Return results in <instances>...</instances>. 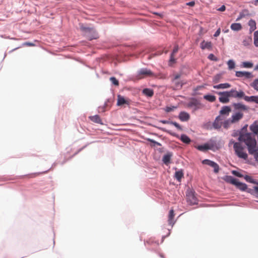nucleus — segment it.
Returning a JSON list of instances; mask_svg holds the SVG:
<instances>
[{
  "mask_svg": "<svg viewBox=\"0 0 258 258\" xmlns=\"http://www.w3.org/2000/svg\"><path fill=\"white\" fill-rule=\"evenodd\" d=\"M240 142H243L247 146L249 154L253 156L255 161L258 162V148L255 137L251 133L240 134L238 137Z\"/></svg>",
  "mask_w": 258,
  "mask_h": 258,
  "instance_id": "nucleus-1",
  "label": "nucleus"
},
{
  "mask_svg": "<svg viewBox=\"0 0 258 258\" xmlns=\"http://www.w3.org/2000/svg\"><path fill=\"white\" fill-rule=\"evenodd\" d=\"M80 29L84 36L89 40H91L98 38V34L94 28L87 27L82 24L80 26Z\"/></svg>",
  "mask_w": 258,
  "mask_h": 258,
  "instance_id": "nucleus-2",
  "label": "nucleus"
},
{
  "mask_svg": "<svg viewBox=\"0 0 258 258\" xmlns=\"http://www.w3.org/2000/svg\"><path fill=\"white\" fill-rule=\"evenodd\" d=\"M234 150L235 154L239 158L244 160L247 159V154L244 151V147L242 146L240 143L234 144Z\"/></svg>",
  "mask_w": 258,
  "mask_h": 258,
  "instance_id": "nucleus-3",
  "label": "nucleus"
},
{
  "mask_svg": "<svg viewBox=\"0 0 258 258\" xmlns=\"http://www.w3.org/2000/svg\"><path fill=\"white\" fill-rule=\"evenodd\" d=\"M187 106L191 109L193 112L201 109L204 106L201 102L195 98H191L188 102Z\"/></svg>",
  "mask_w": 258,
  "mask_h": 258,
  "instance_id": "nucleus-4",
  "label": "nucleus"
},
{
  "mask_svg": "<svg viewBox=\"0 0 258 258\" xmlns=\"http://www.w3.org/2000/svg\"><path fill=\"white\" fill-rule=\"evenodd\" d=\"M187 202L191 205L197 204L198 201L194 195V192L191 190H188L186 194Z\"/></svg>",
  "mask_w": 258,
  "mask_h": 258,
  "instance_id": "nucleus-5",
  "label": "nucleus"
},
{
  "mask_svg": "<svg viewBox=\"0 0 258 258\" xmlns=\"http://www.w3.org/2000/svg\"><path fill=\"white\" fill-rule=\"evenodd\" d=\"M202 163L213 167L214 168V172L216 173H218L219 171V166L214 161L209 159H205L202 161Z\"/></svg>",
  "mask_w": 258,
  "mask_h": 258,
  "instance_id": "nucleus-6",
  "label": "nucleus"
},
{
  "mask_svg": "<svg viewBox=\"0 0 258 258\" xmlns=\"http://www.w3.org/2000/svg\"><path fill=\"white\" fill-rule=\"evenodd\" d=\"M220 96L219 100L222 103H227L229 101V95L228 91L219 92L217 93Z\"/></svg>",
  "mask_w": 258,
  "mask_h": 258,
  "instance_id": "nucleus-7",
  "label": "nucleus"
},
{
  "mask_svg": "<svg viewBox=\"0 0 258 258\" xmlns=\"http://www.w3.org/2000/svg\"><path fill=\"white\" fill-rule=\"evenodd\" d=\"M235 76L238 78L244 77L246 79H250L253 77L251 73L246 71H236Z\"/></svg>",
  "mask_w": 258,
  "mask_h": 258,
  "instance_id": "nucleus-8",
  "label": "nucleus"
},
{
  "mask_svg": "<svg viewBox=\"0 0 258 258\" xmlns=\"http://www.w3.org/2000/svg\"><path fill=\"white\" fill-rule=\"evenodd\" d=\"M243 116V113L237 112L232 114L231 118H230L229 119L230 120L231 123H234L238 122L241 119H242Z\"/></svg>",
  "mask_w": 258,
  "mask_h": 258,
  "instance_id": "nucleus-9",
  "label": "nucleus"
},
{
  "mask_svg": "<svg viewBox=\"0 0 258 258\" xmlns=\"http://www.w3.org/2000/svg\"><path fill=\"white\" fill-rule=\"evenodd\" d=\"M223 118L220 115L217 116L213 123V126L215 129H220L222 124Z\"/></svg>",
  "mask_w": 258,
  "mask_h": 258,
  "instance_id": "nucleus-10",
  "label": "nucleus"
},
{
  "mask_svg": "<svg viewBox=\"0 0 258 258\" xmlns=\"http://www.w3.org/2000/svg\"><path fill=\"white\" fill-rule=\"evenodd\" d=\"M213 144H210L209 143H206L204 145H199L196 147V148L202 152H205L208 150H211L213 147Z\"/></svg>",
  "mask_w": 258,
  "mask_h": 258,
  "instance_id": "nucleus-11",
  "label": "nucleus"
},
{
  "mask_svg": "<svg viewBox=\"0 0 258 258\" xmlns=\"http://www.w3.org/2000/svg\"><path fill=\"white\" fill-rule=\"evenodd\" d=\"M138 75L139 76L145 75L147 76H153L154 73L150 70L147 68H142L138 71Z\"/></svg>",
  "mask_w": 258,
  "mask_h": 258,
  "instance_id": "nucleus-12",
  "label": "nucleus"
},
{
  "mask_svg": "<svg viewBox=\"0 0 258 258\" xmlns=\"http://www.w3.org/2000/svg\"><path fill=\"white\" fill-rule=\"evenodd\" d=\"M250 15V14L247 9H243L239 13L238 17L236 19V21H239L241 19L249 16Z\"/></svg>",
  "mask_w": 258,
  "mask_h": 258,
  "instance_id": "nucleus-13",
  "label": "nucleus"
},
{
  "mask_svg": "<svg viewBox=\"0 0 258 258\" xmlns=\"http://www.w3.org/2000/svg\"><path fill=\"white\" fill-rule=\"evenodd\" d=\"M178 117L181 121H186L189 119L190 116L188 113L181 111L180 112Z\"/></svg>",
  "mask_w": 258,
  "mask_h": 258,
  "instance_id": "nucleus-14",
  "label": "nucleus"
},
{
  "mask_svg": "<svg viewBox=\"0 0 258 258\" xmlns=\"http://www.w3.org/2000/svg\"><path fill=\"white\" fill-rule=\"evenodd\" d=\"M172 156V154L170 152L167 153L165 154L162 158L163 162L166 165H168L170 163V159Z\"/></svg>",
  "mask_w": 258,
  "mask_h": 258,
  "instance_id": "nucleus-15",
  "label": "nucleus"
},
{
  "mask_svg": "<svg viewBox=\"0 0 258 258\" xmlns=\"http://www.w3.org/2000/svg\"><path fill=\"white\" fill-rule=\"evenodd\" d=\"M124 104L128 105L129 103L125 99V98L123 96H121L120 95H118L117 105L121 106Z\"/></svg>",
  "mask_w": 258,
  "mask_h": 258,
  "instance_id": "nucleus-16",
  "label": "nucleus"
},
{
  "mask_svg": "<svg viewBox=\"0 0 258 258\" xmlns=\"http://www.w3.org/2000/svg\"><path fill=\"white\" fill-rule=\"evenodd\" d=\"M200 45H201V48L202 49H208L210 50L212 49V45L211 42H210V41L206 42L204 40L201 43Z\"/></svg>",
  "mask_w": 258,
  "mask_h": 258,
  "instance_id": "nucleus-17",
  "label": "nucleus"
},
{
  "mask_svg": "<svg viewBox=\"0 0 258 258\" xmlns=\"http://www.w3.org/2000/svg\"><path fill=\"white\" fill-rule=\"evenodd\" d=\"M231 111V109L229 106H224L222 107V109L220 111V114L228 116Z\"/></svg>",
  "mask_w": 258,
  "mask_h": 258,
  "instance_id": "nucleus-18",
  "label": "nucleus"
},
{
  "mask_svg": "<svg viewBox=\"0 0 258 258\" xmlns=\"http://www.w3.org/2000/svg\"><path fill=\"white\" fill-rule=\"evenodd\" d=\"M244 99L247 102H253L258 104V96H244Z\"/></svg>",
  "mask_w": 258,
  "mask_h": 258,
  "instance_id": "nucleus-19",
  "label": "nucleus"
},
{
  "mask_svg": "<svg viewBox=\"0 0 258 258\" xmlns=\"http://www.w3.org/2000/svg\"><path fill=\"white\" fill-rule=\"evenodd\" d=\"M224 179L226 182L235 185L238 180L236 178H234L232 176H226Z\"/></svg>",
  "mask_w": 258,
  "mask_h": 258,
  "instance_id": "nucleus-20",
  "label": "nucleus"
},
{
  "mask_svg": "<svg viewBox=\"0 0 258 258\" xmlns=\"http://www.w3.org/2000/svg\"><path fill=\"white\" fill-rule=\"evenodd\" d=\"M235 186L242 191L246 190L247 188V185L245 183L239 182L238 180L236 182Z\"/></svg>",
  "mask_w": 258,
  "mask_h": 258,
  "instance_id": "nucleus-21",
  "label": "nucleus"
},
{
  "mask_svg": "<svg viewBox=\"0 0 258 258\" xmlns=\"http://www.w3.org/2000/svg\"><path fill=\"white\" fill-rule=\"evenodd\" d=\"M230 28L234 31H238L242 29V26L240 23H232L230 26Z\"/></svg>",
  "mask_w": 258,
  "mask_h": 258,
  "instance_id": "nucleus-22",
  "label": "nucleus"
},
{
  "mask_svg": "<svg viewBox=\"0 0 258 258\" xmlns=\"http://www.w3.org/2000/svg\"><path fill=\"white\" fill-rule=\"evenodd\" d=\"M231 86L230 84L227 83L220 84L217 85H214L213 88L214 89H227L230 88Z\"/></svg>",
  "mask_w": 258,
  "mask_h": 258,
  "instance_id": "nucleus-23",
  "label": "nucleus"
},
{
  "mask_svg": "<svg viewBox=\"0 0 258 258\" xmlns=\"http://www.w3.org/2000/svg\"><path fill=\"white\" fill-rule=\"evenodd\" d=\"M248 24L249 26V31L250 32L253 31L256 29V23L254 20L250 19L248 21Z\"/></svg>",
  "mask_w": 258,
  "mask_h": 258,
  "instance_id": "nucleus-24",
  "label": "nucleus"
},
{
  "mask_svg": "<svg viewBox=\"0 0 258 258\" xmlns=\"http://www.w3.org/2000/svg\"><path fill=\"white\" fill-rule=\"evenodd\" d=\"M143 93L148 97H152L154 94L153 90L149 88L143 89Z\"/></svg>",
  "mask_w": 258,
  "mask_h": 258,
  "instance_id": "nucleus-25",
  "label": "nucleus"
},
{
  "mask_svg": "<svg viewBox=\"0 0 258 258\" xmlns=\"http://www.w3.org/2000/svg\"><path fill=\"white\" fill-rule=\"evenodd\" d=\"M250 131L255 135H258V124L254 123L250 126Z\"/></svg>",
  "mask_w": 258,
  "mask_h": 258,
  "instance_id": "nucleus-26",
  "label": "nucleus"
},
{
  "mask_svg": "<svg viewBox=\"0 0 258 258\" xmlns=\"http://www.w3.org/2000/svg\"><path fill=\"white\" fill-rule=\"evenodd\" d=\"M180 140L183 143L185 144H189L191 141L189 138L185 134H182L181 135Z\"/></svg>",
  "mask_w": 258,
  "mask_h": 258,
  "instance_id": "nucleus-27",
  "label": "nucleus"
},
{
  "mask_svg": "<svg viewBox=\"0 0 258 258\" xmlns=\"http://www.w3.org/2000/svg\"><path fill=\"white\" fill-rule=\"evenodd\" d=\"M174 216V211L173 210H170L169 213L168 222L170 225H172V226L174 223L172 222Z\"/></svg>",
  "mask_w": 258,
  "mask_h": 258,
  "instance_id": "nucleus-28",
  "label": "nucleus"
},
{
  "mask_svg": "<svg viewBox=\"0 0 258 258\" xmlns=\"http://www.w3.org/2000/svg\"><path fill=\"white\" fill-rule=\"evenodd\" d=\"M183 176V173L181 170L175 172V177L178 181H181V179Z\"/></svg>",
  "mask_w": 258,
  "mask_h": 258,
  "instance_id": "nucleus-29",
  "label": "nucleus"
},
{
  "mask_svg": "<svg viewBox=\"0 0 258 258\" xmlns=\"http://www.w3.org/2000/svg\"><path fill=\"white\" fill-rule=\"evenodd\" d=\"M233 106H234L236 109H241L245 110L247 109L246 106L240 103H234Z\"/></svg>",
  "mask_w": 258,
  "mask_h": 258,
  "instance_id": "nucleus-30",
  "label": "nucleus"
},
{
  "mask_svg": "<svg viewBox=\"0 0 258 258\" xmlns=\"http://www.w3.org/2000/svg\"><path fill=\"white\" fill-rule=\"evenodd\" d=\"M90 119L96 123H101V119L99 115H95L90 117Z\"/></svg>",
  "mask_w": 258,
  "mask_h": 258,
  "instance_id": "nucleus-31",
  "label": "nucleus"
},
{
  "mask_svg": "<svg viewBox=\"0 0 258 258\" xmlns=\"http://www.w3.org/2000/svg\"><path fill=\"white\" fill-rule=\"evenodd\" d=\"M253 64L250 61H243L241 64V67L244 68H251Z\"/></svg>",
  "mask_w": 258,
  "mask_h": 258,
  "instance_id": "nucleus-32",
  "label": "nucleus"
},
{
  "mask_svg": "<svg viewBox=\"0 0 258 258\" xmlns=\"http://www.w3.org/2000/svg\"><path fill=\"white\" fill-rule=\"evenodd\" d=\"M204 98L210 102H214L216 100V97L212 95H206L204 96Z\"/></svg>",
  "mask_w": 258,
  "mask_h": 258,
  "instance_id": "nucleus-33",
  "label": "nucleus"
},
{
  "mask_svg": "<svg viewBox=\"0 0 258 258\" xmlns=\"http://www.w3.org/2000/svg\"><path fill=\"white\" fill-rule=\"evenodd\" d=\"M244 178L246 181L249 183H254L258 185V182H257L255 180L252 179L250 176L246 175L244 176Z\"/></svg>",
  "mask_w": 258,
  "mask_h": 258,
  "instance_id": "nucleus-34",
  "label": "nucleus"
},
{
  "mask_svg": "<svg viewBox=\"0 0 258 258\" xmlns=\"http://www.w3.org/2000/svg\"><path fill=\"white\" fill-rule=\"evenodd\" d=\"M250 86L255 90L258 91V79L254 80V81L250 83Z\"/></svg>",
  "mask_w": 258,
  "mask_h": 258,
  "instance_id": "nucleus-35",
  "label": "nucleus"
},
{
  "mask_svg": "<svg viewBox=\"0 0 258 258\" xmlns=\"http://www.w3.org/2000/svg\"><path fill=\"white\" fill-rule=\"evenodd\" d=\"M253 43L256 47H258V30L255 31L254 33Z\"/></svg>",
  "mask_w": 258,
  "mask_h": 258,
  "instance_id": "nucleus-36",
  "label": "nucleus"
},
{
  "mask_svg": "<svg viewBox=\"0 0 258 258\" xmlns=\"http://www.w3.org/2000/svg\"><path fill=\"white\" fill-rule=\"evenodd\" d=\"M227 64L229 70L233 69L235 66V62L232 59L229 60L227 62Z\"/></svg>",
  "mask_w": 258,
  "mask_h": 258,
  "instance_id": "nucleus-37",
  "label": "nucleus"
},
{
  "mask_svg": "<svg viewBox=\"0 0 258 258\" xmlns=\"http://www.w3.org/2000/svg\"><path fill=\"white\" fill-rule=\"evenodd\" d=\"M229 97L236 98L237 91L235 89H231L230 91H228Z\"/></svg>",
  "mask_w": 258,
  "mask_h": 258,
  "instance_id": "nucleus-38",
  "label": "nucleus"
},
{
  "mask_svg": "<svg viewBox=\"0 0 258 258\" xmlns=\"http://www.w3.org/2000/svg\"><path fill=\"white\" fill-rule=\"evenodd\" d=\"M230 123H231V121L229 118L223 122V127L225 128H228Z\"/></svg>",
  "mask_w": 258,
  "mask_h": 258,
  "instance_id": "nucleus-39",
  "label": "nucleus"
},
{
  "mask_svg": "<svg viewBox=\"0 0 258 258\" xmlns=\"http://www.w3.org/2000/svg\"><path fill=\"white\" fill-rule=\"evenodd\" d=\"M175 108H176V107L174 106H167L164 109V110L167 112H169L172 111Z\"/></svg>",
  "mask_w": 258,
  "mask_h": 258,
  "instance_id": "nucleus-40",
  "label": "nucleus"
},
{
  "mask_svg": "<svg viewBox=\"0 0 258 258\" xmlns=\"http://www.w3.org/2000/svg\"><path fill=\"white\" fill-rule=\"evenodd\" d=\"M110 81L113 85L115 86L118 85V80L114 77H112L110 78Z\"/></svg>",
  "mask_w": 258,
  "mask_h": 258,
  "instance_id": "nucleus-41",
  "label": "nucleus"
},
{
  "mask_svg": "<svg viewBox=\"0 0 258 258\" xmlns=\"http://www.w3.org/2000/svg\"><path fill=\"white\" fill-rule=\"evenodd\" d=\"M176 62V59L174 57V55L173 54H170V59L169 60V65L171 66L172 64Z\"/></svg>",
  "mask_w": 258,
  "mask_h": 258,
  "instance_id": "nucleus-42",
  "label": "nucleus"
},
{
  "mask_svg": "<svg viewBox=\"0 0 258 258\" xmlns=\"http://www.w3.org/2000/svg\"><path fill=\"white\" fill-rule=\"evenodd\" d=\"M208 58L211 60H213V61H218V59L217 57H216L212 53H211L208 56Z\"/></svg>",
  "mask_w": 258,
  "mask_h": 258,
  "instance_id": "nucleus-43",
  "label": "nucleus"
},
{
  "mask_svg": "<svg viewBox=\"0 0 258 258\" xmlns=\"http://www.w3.org/2000/svg\"><path fill=\"white\" fill-rule=\"evenodd\" d=\"M245 94L242 91H240L239 92H237L236 93V98H244Z\"/></svg>",
  "mask_w": 258,
  "mask_h": 258,
  "instance_id": "nucleus-44",
  "label": "nucleus"
},
{
  "mask_svg": "<svg viewBox=\"0 0 258 258\" xmlns=\"http://www.w3.org/2000/svg\"><path fill=\"white\" fill-rule=\"evenodd\" d=\"M170 124L174 125L179 130H182L181 126L176 122L171 121Z\"/></svg>",
  "mask_w": 258,
  "mask_h": 258,
  "instance_id": "nucleus-45",
  "label": "nucleus"
},
{
  "mask_svg": "<svg viewBox=\"0 0 258 258\" xmlns=\"http://www.w3.org/2000/svg\"><path fill=\"white\" fill-rule=\"evenodd\" d=\"M251 194L254 195L256 197H258V185L254 187V189L251 191Z\"/></svg>",
  "mask_w": 258,
  "mask_h": 258,
  "instance_id": "nucleus-46",
  "label": "nucleus"
},
{
  "mask_svg": "<svg viewBox=\"0 0 258 258\" xmlns=\"http://www.w3.org/2000/svg\"><path fill=\"white\" fill-rule=\"evenodd\" d=\"M148 140L150 142L153 143L154 144V145H157V146H161V144H160V143H159V142L154 140L153 139H149Z\"/></svg>",
  "mask_w": 258,
  "mask_h": 258,
  "instance_id": "nucleus-47",
  "label": "nucleus"
},
{
  "mask_svg": "<svg viewBox=\"0 0 258 258\" xmlns=\"http://www.w3.org/2000/svg\"><path fill=\"white\" fill-rule=\"evenodd\" d=\"M232 173L233 174H234V175H235L237 177H243V175L242 174H241L240 173H239V172H238L236 170L232 171Z\"/></svg>",
  "mask_w": 258,
  "mask_h": 258,
  "instance_id": "nucleus-48",
  "label": "nucleus"
},
{
  "mask_svg": "<svg viewBox=\"0 0 258 258\" xmlns=\"http://www.w3.org/2000/svg\"><path fill=\"white\" fill-rule=\"evenodd\" d=\"M173 82L175 84L177 88H181L183 85V83L179 82L178 80Z\"/></svg>",
  "mask_w": 258,
  "mask_h": 258,
  "instance_id": "nucleus-49",
  "label": "nucleus"
},
{
  "mask_svg": "<svg viewBox=\"0 0 258 258\" xmlns=\"http://www.w3.org/2000/svg\"><path fill=\"white\" fill-rule=\"evenodd\" d=\"M178 46L177 45H176L174 46V47L171 54H173L174 55L178 51Z\"/></svg>",
  "mask_w": 258,
  "mask_h": 258,
  "instance_id": "nucleus-50",
  "label": "nucleus"
},
{
  "mask_svg": "<svg viewBox=\"0 0 258 258\" xmlns=\"http://www.w3.org/2000/svg\"><path fill=\"white\" fill-rule=\"evenodd\" d=\"M221 32L220 28H219L217 30V31L215 32V33L214 34V36L216 37L219 36Z\"/></svg>",
  "mask_w": 258,
  "mask_h": 258,
  "instance_id": "nucleus-51",
  "label": "nucleus"
},
{
  "mask_svg": "<svg viewBox=\"0 0 258 258\" xmlns=\"http://www.w3.org/2000/svg\"><path fill=\"white\" fill-rule=\"evenodd\" d=\"M186 5L187 6H190V7H193V6H195V2H194V1H191V2H188V3H187L186 4Z\"/></svg>",
  "mask_w": 258,
  "mask_h": 258,
  "instance_id": "nucleus-52",
  "label": "nucleus"
},
{
  "mask_svg": "<svg viewBox=\"0 0 258 258\" xmlns=\"http://www.w3.org/2000/svg\"><path fill=\"white\" fill-rule=\"evenodd\" d=\"M171 121L170 120H161L160 122L163 124H171Z\"/></svg>",
  "mask_w": 258,
  "mask_h": 258,
  "instance_id": "nucleus-53",
  "label": "nucleus"
},
{
  "mask_svg": "<svg viewBox=\"0 0 258 258\" xmlns=\"http://www.w3.org/2000/svg\"><path fill=\"white\" fill-rule=\"evenodd\" d=\"M226 9V7L224 5H222L220 8H219V9H218V11H220V12H223Z\"/></svg>",
  "mask_w": 258,
  "mask_h": 258,
  "instance_id": "nucleus-54",
  "label": "nucleus"
},
{
  "mask_svg": "<svg viewBox=\"0 0 258 258\" xmlns=\"http://www.w3.org/2000/svg\"><path fill=\"white\" fill-rule=\"evenodd\" d=\"M180 75H179V74L176 75L174 77L173 82L177 81V80L180 78Z\"/></svg>",
  "mask_w": 258,
  "mask_h": 258,
  "instance_id": "nucleus-55",
  "label": "nucleus"
},
{
  "mask_svg": "<svg viewBox=\"0 0 258 258\" xmlns=\"http://www.w3.org/2000/svg\"><path fill=\"white\" fill-rule=\"evenodd\" d=\"M25 45H28V46H33L34 44L30 42H26L24 43Z\"/></svg>",
  "mask_w": 258,
  "mask_h": 258,
  "instance_id": "nucleus-56",
  "label": "nucleus"
},
{
  "mask_svg": "<svg viewBox=\"0 0 258 258\" xmlns=\"http://www.w3.org/2000/svg\"><path fill=\"white\" fill-rule=\"evenodd\" d=\"M237 142H235V141L233 140H231L230 141V144H233V147H234V144L236 143Z\"/></svg>",
  "mask_w": 258,
  "mask_h": 258,
  "instance_id": "nucleus-57",
  "label": "nucleus"
},
{
  "mask_svg": "<svg viewBox=\"0 0 258 258\" xmlns=\"http://www.w3.org/2000/svg\"><path fill=\"white\" fill-rule=\"evenodd\" d=\"M107 106V102H105L104 105V106L103 107H102L101 108H102V111H104V108L106 107V106Z\"/></svg>",
  "mask_w": 258,
  "mask_h": 258,
  "instance_id": "nucleus-58",
  "label": "nucleus"
},
{
  "mask_svg": "<svg viewBox=\"0 0 258 258\" xmlns=\"http://www.w3.org/2000/svg\"><path fill=\"white\" fill-rule=\"evenodd\" d=\"M254 70H258V64L255 66Z\"/></svg>",
  "mask_w": 258,
  "mask_h": 258,
  "instance_id": "nucleus-59",
  "label": "nucleus"
},
{
  "mask_svg": "<svg viewBox=\"0 0 258 258\" xmlns=\"http://www.w3.org/2000/svg\"><path fill=\"white\" fill-rule=\"evenodd\" d=\"M258 4V0H255L254 2V5H256Z\"/></svg>",
  "mask_w": 258,
  "mask_h": 258,
  "instance_id": "nucleus-60",
  "label": "nucleus"
},
{
  "mask_svg": "<svg viewBox=\"0 0 258 258\" xmlns=\"http://www.w3.org/2000/svg\"><path fill=\"white\" fill-rule=\"evenodd\" d=\"M223 31H224V33H227V32H228L229 31V30H228V29H227V30H223Z\"/></svg>",
  "mask_w": 258,
  "mask_h": 258,
  "instance_id": "nucleus-61",
  "label": "nucleus"
},
{
  "mask_svg": "<svg viewBox=\"0 0 258 258\" xmlns=\"http://www.w3.org/2000/svg\"><path fill=\"white\" fill-rule=\"evenodd\" d=\"M247 125H246L245 126H244L243 127V129H245L247 127Z\"/></svg>",
  "mask_w": 258,
  "mask_h": 258,
  "instance_id": "nucleus-62",
  "label": "nucleus"
},
{
  "mask_svg": "<svg viewBox=\"0 0 258 258\" xmlns=\"http://www.w3.org/2000/svg\"><path fill=\"white\" fill-rule=\"evenodd\" d=\"M155 14H156V15H159V14H158V13H155Z\"/></svg>",
  "mask_w": 258,
  "mask_h": 258,
  "instance_id": "nucleus-63",
  "label": "nucleus"
}]
</instances>
